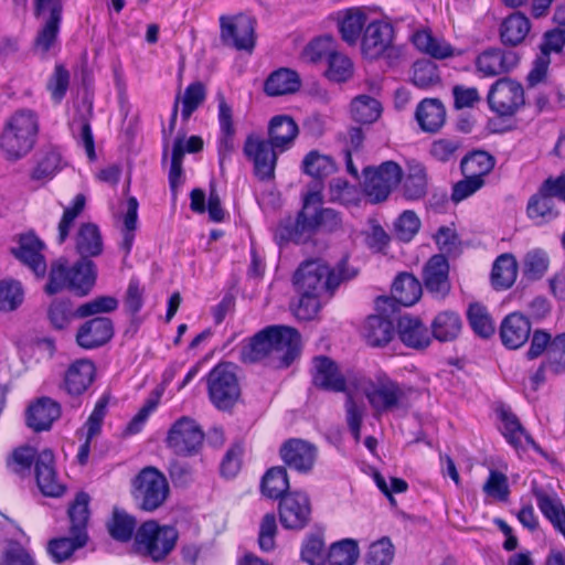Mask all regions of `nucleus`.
<instances>
[{
    "instance_id": "c03bdc74",
    "label": "nucleus",
    "mask_w": 565,
    "mask_h": 565,
    "mask_svg": "<svg viewBox=\"0 0 565 565\" xmlns=\"http://www.w3.org/2000/svg\"><path fill=\"white\" fill-rule=\"evenodd\" d=\"M288 488V476L284 467H274L263 477L262 492L270 499H281Z\"/></svg>"
},
{
    "instance_id": "774afa93",
    "label": "nucleus",
    "mask_w": 565,
    "mask_h": 565,
    "mask_svg": "<svg viewBox=\"0 0 565 565\" xmlns=\"http://www.w3.org/2000/svg\"><path fill=\"white\" fill-rule=\"evenodd\" d=\"M547 365L552 373L565 371V333L556 335L548 345Z\"/></svg>"
},
{
    "instance_id": "4c0bfd02",
    "label": "nucleus",
    "mask_w": 565,
    "mask_h": 565,
    "mask_svg": "<svg viewBox=\"0 0 565 565\" xmlns=\"http://www.w3.org/2000/svg\"><path fill=\"white\" fill-rule=\"evenodd\" d=\"M89 495L78 492L68 508L70 533L88 536L87 524L89 520Z\"/></svg>"
},
{
    "instance_id": "8fccbe9b",
    "label": "nucleus",
    "mask_w": 565,
    "mask_h": 565,
    "mask_svg": "<svg viewBox=\"0 0 565 565\" xmlns=\"http://www.w3.org/2000/svg\"><path fill=\"white\" fill-rule=\"evenodd\" d=\"M526 212L530 218L537 220L539 222H548L558 216V211L555 209L553 200L547 195H543L540 190L530 199Z\"/></svg>"
},
{
    "instance_id": "ddd939ff",
    "label": "nucleus",
    "mask_w": 565,
    "mask_h": 565,
    "mask_svg": "<svg viewBox=\"0 0 565 565\" xmlns=\"http://www.w3.org/2000/svg\"><path fill=\"white\" fill-rule=\"evenodd\" d=\"M488 103L498 115L512 116L524 104L523 87L513 79L500 78L491 86Z\"/></svg>"
},
{
    "instance_id": "6e6d98bb",
    "label": "nucleus",
    "mask_w": 565,
    "mask_h": 565,
    "mask_svg": "<svg viewBox=\"0 0 565 565\" xmlns=\"http://www.w3.org/2000/svg\"><path fill=\"white\" fill-rule=\"evenodd\" d=\"M206 97L205 86L201 82L191 83L180 96L182 103L181 116L186 121L203 104Z\"/></svg>"
},
{
    "instance_id": "cd10ccee",
    "label": "nucleus",
    "mask_w": 565,
    "mask_h": 565,
    "mask_svg": "<svg viewBox=\"0 0 565 565\" xmlns=\"http://www.w3.org/2000/svg\"><path fill=\"white\" fill-rule=\"evenodd\" d=\"M313 367L316 386L333 392H345V379L332 360L327 356H317L313 360Z\"/></svg>"
},
{
    "instance_id": "79ce46f5",
    "label": "nucleus",
    "mask_w": 565,
    "mask_h": 565,
    "mask_svg": "<svg viewBox=\"0 0 565 565\" xmlns=\"http://www.w3.org/2000/svg\"><path fill=\"white\" fill-rule=\"evenodd\" d=\"M382 114V106L379 100L367 95H360L351 103L352 118L361 124H372Z\"/></svg>"
},
{
    "instance_id": "72a5a7b5",
    "label": "nucleus",
    "mask_w": 565,
    "mask_h": 565,
    "mask_svg": "<svg viewBox=\"0 0 565 565\" xmlns=\"http://www.w3.org/2000/svg\"><path fill=\"white\" fill-rule=\"evenodd\" d=\"M301 85L297 72L290 68H279L273 72L265 82V92L269 96L292 94Z\"/></svg>"
},
{
    "instance_id": "7c9ffc66",
    "label": "nucleus",
    "mask_w": 565,
    "mask_h": 565,
    "mask_svg": "<svg viewBox=\"0 0 565 565\" xmlns=\"http://www.w3.org/2000/svg\"><path fill=\"white\" fill-rule=\"evenodd\" d=\"M397 333L401 341L409 348H425L430 341L427 328L423 322L418 318L408 315L398 319Z\"/></svg>"
},
{
    "instance_id": "393cba45",
    "label": "nucleus",
    "mask_w": 565,
    "mask_h": 565,
    "mask_svg": "<svg viewBox=\"0 0 565 565\" xmlns=\"http://www.w3.org/2000/svg\"><path fill=\"white\" fill-rule=\"evenodd\" d=\"M298 132V126L291 117L275 116L269 121L267 141L274 149L284 152L292 147Z\"/></svg>"
},
{
    "instance_id": "39448f33",
    "label": "nucleus",
    "mask_w": 565,
    "mask_h": 565,
    "mask_svg": "<svg viewBox=\"0 0 565 565\" xmlns=\"http://www.w3.org/2000/svg\"><path fill=\"white\" fill-rule=\"evenodd\" d=\"M39 130L35 114L19 110L7 121L0 137V147L10 160L24 157L34 146Z\"/></svg>"
},
{
    "instance_id": "f704fd0d",
    "label": "nucleus",
    "mask_w": 565,
    "mask_h": 565,
    "mask_svg": "<svg viewBox=\"0 0 565 565\" xmlns=\"http://www.w3.org/2000/svg\"><path fill=\"white\" fill-rule=\"evenodd\" d=\"M530 29L529 19L520 12H514L507 17L500 25L501 41L505 45L515 46L524 41Z\"/></svg>"
},
{
    "instance_id": "aec40b11",
    "label": "nucleus",
    "mask_w": 565,
    "mask_h": 565,
    "mask_svg": "<svg viewBox=\"0 0 565 565\" xmlns=\"http://www.w3.org/2000/svg\"><path fill=\"white\" fill-rule=\"evenodd\" d=\"M35 479L39 489L46 497H58L64 492V486L56 476L52 450L44 449L38 454L35 460Z\"/></svg>"
},
{
    "instance_id": "4468645a",
    "label": "nucleus",
    "mask_w": 565,
    "mask_h": 565,
    "mask_svg": "<svg viewBox=\"0 0 565 565\" xmlns=\"http://www.w3.org/2000/svg\"><path fill=\"white\" fill-rule=\"evenodd\" d=\"M279 519L285 529L302 530L311 519V504L307 493L290 491L279 501Z\"/></svg>"
},
{
    "instance_id": "5fc2aeb1",
    "label": "nucleus",
    "mask_w": 565,
    "mask_h": 565,
    "mask_svg": "<svg viewBox=\"0 0 565 565\" xmlns=\"http://www.w3.org/2000/svg\"><path fill=\"white\" fill-rule=\"evenodd\" d=\"M550 258L543 249H533L525 254L523 274L530 280L541 279L548 269Z\"/></svg>"
},
{
    "instance_id": "f03ea898",
    "label": "nucleus",
    "mask_w": 565,
    "mask_h": 565,
    "mask_svg": "<svg viewBox=\"0 0 565 565\" xmlns=\"http://www.w3.org/2000/svg\"><path fill=\"white\" fill-rule=\"evenodd\" d=\"M320 195L312 192L306 195L302 210L295 220L287 218L280 223L276 236L281 242L306 243L317 231L332 233L341 228L340 214L332 209L318 207Z\"/></svg>"
},
{
    "instance_id": "6e6552de",
    "label": "nucleus",
    "mask_w": 565,
    "mask_h": 565,
    "mask_svg": "<svg viewBox=\"0 0 565 565\" xmlns=\"http://www.w3.org/2000/svg\"><path fill=\"white\" fill-rule=\"evenodd\" d=\"M135 540L139 552L159 562L174 548L178 532L173 526H161L156 521H148L137 530Z\"/></svg>"
},
{
    "instance_id": "5701e85b",
    "label": "nucleus",
    "mask_w": 565,
    "mask_h": 565,
    "mask_svg": "<svg viewBox=\"0 0 565 565\" xmlns=\"http://www.w3.org/2000/svg\"><path fill=\"white\" fill-rule=\"evenodd\" d=\"M44 244L32 233L20 236L19 246L13 249L15 257L26 265L38 277H43L46 263L42 250Z\"/></svg>"
},
{
    "instance_id": "ea45409f",
    "label": "nucleus",
    "mask_w": 565,
    "mask_h": 565,
    "mask_svg": "<svg viewBox=\"0 0 565 565\" xmlns=\"http://www.w3.org/2000/svg\"><path fill=\"white\" fill-rule=\"evenodd\" d=\"M403 193L407 200H419L427 193L426 169L420 163L408 167L407 175L403 183Z\"/></svg>"
},
{
    "instance_id": "e433bc0d",
    "label": "nucleus",
    "mask_w": 565,
    "mask_h": 565,
    "mask_svg": "<svg viewBox=\"0 0 565 565\" xmlns=\"http://www.w3.org/2000/svg\"><path fill=\"white\" fill-rule=\"evenodd\" d=\"M364 335L367 343L372 347H382L387 344L394 335V326L392 321L381 316H371L364 324Z\"/></svg>"
},
{
    "instance_id": "338daca9",
    "label": "nucleus",
    "mask_w": 565,
    "mask_h": 565,
    "mask_svg": "<svg viewBox=\"0 0 565 565\" xmlns=\"http://www.w3.org/2000/svg\"><path fill=\"white\" fill-rule=\"evenodd\" d=\"M0 565H35L31 554L19 542L9 541L3 547Z\"/></svg>"
},
{
    "instance_id": "c9c22d12",
    "label": "nucleus",
    "mask_w": 565,
    "mask_h": 565,
    "mask_svg": "<svg viewBox=\"0 0 565 565\" xmlns=\"http://www.w3.org/2000/svg\"><path fill=\"white\" fill-rule=\"evenodd\" d=\"M518 276V263L512 254H502L493 263L491 282L494 289H509Z\"/></svg>"
},
{
    "instance_id": "c756f323",
    "label": "nucleus",
    "mask_w": 565,
    "mask_h": 565,
    "mask_svg": "<svg viewBox=\"0 0 565 565\" xmlns=\"http://www.w3.org/2000/svg\"><path fill=\"white\" fill-rule=\"evenodd\" d=\"M415 118L423 131L436 132L445 124L446 108L437 98H425L417 105Z\"/></svg>"
},
{
    "instance_id": "9b49d317",
    "label": "nucleus",
    "mask_w": 565,
    "mask_h": 565,
    "mask_svg": "<svg viewBox=\"0 0 565 565\" xmlns=\"http://www.w3.org/2000/svg\"><path fill=\"white\" fill-rule=\"evenodd\" d=\"M220 38L224 45L250 52L255 46V20L245 14L221 15Z\"/></svg>"
},
{
    "instance_id": "412c9836",
    "label": "nucleus",
    "mask_w": 565,
    "mask_h": 565,
    "mask_svg": "<svg viewBox=\"0 0 565 565\" xmlns=\"http://www.w3.org/2000/svg\"><path fill=\"white\" fill-rule=\"evenodd\" d=\"M449 264L444 255H434L424 267V284L436 298H444L450 291Z\"/></svg>"
},
{
    "instance_id": "a211bd4d",
    "label": "nucleus",
    "mask_w": 565,
    "mask_h": 565,
    "mask_svg": "<svg viewBox=\"0 0 565 565\" xmlns=\"http://www.w3.org/2000/svg\"><path fill=\"white\" fill-rule=\"evenodd\" d=\"M392 41V25L380 20L372 21L361 36V52L366 58H377L391 46Z\"/></svg>"
},
{
    "instance_id": "f3484780",
    "label": "nucleus",
    "mask_w": 565,
    "mask_h": 565,
    "mask_svg": "<svg viewBox=\"0 0 565 565\" xmlns=\"http://www.w3.org/2000/svg\"><path fill=\"white\" fill-rule=\"evenodd\" d=\"M519 64L514 51L491 47L481 52L476 58V68L483 77H494L510 73Z\"/></svg>"
},
{
    "instance_id": "c85d7f7f",
    "label": "nucleus",
    "mask_w": 565,
    "mask_h": 565,
    "mask_svg": "<svg viewBox=\"0 0 565 565\" xmlns=\"http://www.w3.org/2000/svg\"><path fill=\"white\" fill-rule=\"evenodd\" d=\"M422 291V285L414 275L402 273L393 282L392 298L379 299L377 305L380 306V302L388 303L394 300L405 307L413 306L419 300Z\"/></svg>"
},
{
    "instance_id": "49530a36",
    "label": "nucleus",
    "mask_w": 565,
    "mask_h": 565,
    "mask_svg": "<svg viewBox=\"0 0 565 565\" xmlns=\"http://www.w3.org/2000/svg\"><path fill=\"white\" fill-rule=\"evenodd\" d=\"M461 170L465 175L483 179L494 167V159L486 151H475L461 160Z\"/></svg>"
},
{
    "instance_id": "bb28decb",
    "label": "nucleus",
    "mask_w": 565,
    "mask_h": 565,
    "mask_svg": "<svg viewBox=\"0 0 565 565\" xmlns=\"http://www.w3.org/2000/svg\"><path fill=\"white\" fill-rule=\"evenodd\" d=\"M60 416V405L49 397H41L28 408L26 425L34 431L49 430Z\"/></svg>"
},
{
    "instance_id": "13d9d810",
    "label": "nucleus",
    "mask_w": 565,
    "mask_h": 565,
    "mask_svg": "<svg viewBox=\"0 0 565 565\" xmlns=\"http://www.w3.org/2000/svg\"><path fill=\"white\" fill-rule=\"evenodd\" d=\"M136 529V520L125 511L115 510L108 531L117 541L127 542L131 539Z\"/></svg>"
},
{
    "instance_id": "603ef678",
    "label": "nucleus",
    "mask_w": 565,
    "mask_h": 565,
    "mask_svg": "<svg viewBox=\"0 0 565 565\" xmlns=\"http://www.w3.org/2000/svg\"><path fill=\"white\" fill-rule=\"evenodd\" d=\"M303 172L316 179H323L335 171V163L331 157L310 151L302 162Z\"/></svg>"
},
{
    "instance_id": "de8ad7c7",
    "label": "nucleus",
    "mask_w": 565,
    "mask_h": 565,
    "mask_svg": "<svg viewBox=\"0 0 565 565\" xmlns=\"http://www.w3.org/2000/svg\"><path fill=\"white\" fill-rule=\"evenodd\" d=\"M414 45L422 52L435 57L445 58L451 55V46L438 40L428 31H418L413 35Z\"/></svg>"
},
{
    "instance_id": "7ed1b4c3",
    "label": "nucleus",
    "mask_w": 565,
    "mask_h": 565,
    "mask_svg": "<svg viewBox=\"0 0 565 565\" xmlns=\"http://www.w3.org/2000/svg\"><path fill=\"white\" fill-rule=\"evenodd\" d=\"M356 276V270L349 267L347 260L331 269L321 260L305 262L294 275V285L298 292L307 295L331 296L343 281Z\"/></svg>"
},
{
    "instance_id": "0eeeda50",
    "label": "nucleus",
    "mask_w": 565,
    "mask_h": 565,
    "mask_svg": "<svg viewBox=\"0 0 565 565\" xmlns=\"http://www.w3.org/2000/svg\"><path fill=\"white\" fill-rule=\"evenodd\" d=\"M232 363H220L207 375L211 403L220 411H230L241 396V387Z\"/></svg>"
},
{
    "instance_id": "37998d69",
    "label": "nucleus",
    "mask_w": 565,
    "mask_h": 565,
    "mask_svg": "<svg viewBox=\"0 0 565 565\" xmlns=\"http://www.w3.org/2000/svg\"><path fill=\"white\" fill-rule=\"evenodd\" d=\"M70 534V537L54 539L49 542L47 552L56 563L67 559L76 550L85 546L88 541V536Z\"/></svg>"
},
{
    "instance_id": "bf43d9fd",
    "label": "nucleus",
    "mask_w": 565,
    "mask_h": 565,
    "mask_svg": "<svg viewBox=\"0 0 565 565\" xmlns=\"http://www.w3.org/2000/svg\"><path fill=\"white\" fill-rule=\"evenodd\" d=\"M482 491L493 500L505 502L510 495L508 477L499 470L491 469Z\"/></svg>"
},
{
    "instance_id": "69168bd1",
    "label": "nucleus",
    "mask_w": 565,
    "mask_h": 565,
    "mask_svg": "<svg viewBox=\"0 0 565 565\" xmlns=\"http://www.w3.org/2000/svg\"><path fill=\"white\" fill-rule=\"evenodd\" d=\"M394 558V546L388 537H382L370 545L366 562L369 565H390Z\"/></svg>"
},
{
    "instance_id": "2eb2a0df",
    "label": "nucleus",
    "mask_w": 565,
    "mask_h": 565,
    "mask_svg": "<svg viewBox=\"0 0 565 565\" xmlns=\"http://www.w3.org/2000/svg\"><path fill=\"white\" fill-rule=\"evenodd\" d=\"M245 156L253 161L256 177L262 181L271 180L275 175L278 149L257 136L250 135L244 143Z\"/></svg>"
},
{
    "instance_id": "4be33fe9",
    "label": "nucleus",
    "mask_w": 565,
    "mask_h": 565,
    "mask_svg": "<svg viewBox=\"0 0 565 565\" xmlns=\"http://www.w3.org/2000/svg\"><path fill=\"white\" fill-rule=\"evenodd\" d=\"M96 367L93 361L79 359L74 361L64 374L63 386L72 396L82 395L94 382Z\"/></svg>"
},
{
    "instance_id": "f257e3e1",
    "label": "nucleus",
    "mask_w": 565,
    "mask_h": 565,
    "mask_svg": "<svg viewBox=\"0 0 565 565\" xmlns=\"http://www.w3.org/2000/svg\"><path fill=\"white\" fill-rule=\"evenodd\" d=\"M300 353V334L291 327L270 326L256 333L239 351L244 363H255L273 356L280 366H289Z\"/></svg>"
},
{
    "instance_id": "09e8293b",
    "label": "nucleus",
    "mask_w": 565,
    "mask_h": 565,
    "mask_svg": "<svg viewBox=\"0 0 565 565\" xmlns=\"http://www.w3.org/2000/svg\"><path fill=\"white\" fill-rule=\"evenodd\" d=\"M138 206L139 204L135 196L128 198L124 214L122 241L120 243V248L125 252V256L130 253L134 245L135 231L138 223Z\"/></svg>"
},
{
    "instance_id": "1a4fd4ad",
    "label": "nucleus",
    "mask_w": 565,
    "mask_h": 565,
    "mask_svg": "<svg viewBox=\"0 0 565 565\" xmlns=\"http://www.w3.org/2000/svg\"><path fill=\"white\" fill-rule=\"evenodd\" d=\"M134 498L138 507L148 512L160 508L168 498L169 484L157 468H143L134 480Z\"/></svg>"
},
{
    "instance_id": "0e129e2a",
    "label": "nucleus",
    "mask_w": 565,
    "mask_h": 565,
    "mask_svg": "<svg viewBox=\"0 0 565 565\" xmlns=\"http://www.w3.org/2000/svg\"><path fill=\"white\" fill-rule=\"evenodd\" d=\"M420 220L414 211H404L395 221L396 237L402 242H411L420 228Z\"/></svg>"
},
{
    "instance_id": "473e14b6",
    "label": "nucleus",
    "mask_w": 565,
    "mask_h": 565,
    "mask_svg": "<svg viewBox=\"0 0 565 565\" xmlns=\"http://www.w3.org/2000/svg\"><path fill=\"white\" fill-rule=\"evenodd\" d=\"M366 15L356 8L339 13L338 26L342 40L349 45H355L362 36Z\"/></svg>"
},
{
    "instance_id": "3c124183",
    "label": "nucleus",
    "mask_w": 565,
    "mask_h": 565,
    "mask_svg": "<svg viewBox=\"0 0 565 565\" xmlns=\"http://www.w3.org/2000/svg\"><path fill=\"white\" fill-rule=\"evenodd\" d=\"M462 150L461 139L458 137H444L431 142L429 153L439 162L456 161Z\"/></svg>"
},
{
    "instance_id": "e2e57ef3",
    "label": "nucleus",
    "mask_w": 565,
    "mask_h": 565,
    "mask_svg": "<svg viewBox=\"0 0 565 565\" xmlns=\"http://www.w3.org/2000/svg\"><path fill=\"white\" fill-rule=\"evenodd\" d=\"M327 76L334 82H345L353 74V63L343 53L334 52L328 60Z\"/></svg>"
},
{
    "instance_id": "4d7b16f0",
    "label": "nucleus",
    "mask_w": 565,
    "mask_h": 565,
    "mask_svg": "<svg viewBox=\"0 0 565 565\" xmlns=\"http://www.w3.org/2000/svg\"><path fill=\"white\" fill-rule=\"evenodd\" d=\"M183 142L184 137L178 136L172 147L169 184L174 196L177 195L178 188L183 183L182 163L185 154Z\"/></svg>"
},
{
    "instance_id": "a19ab883",
    "label": "nucleus",
    "mask_w": 565,
    "mask_h": 565,
    "mask_svg": "<svg viewBox=\"0 0 565 565\" xmlns=\"http://www.w3.org/2000/svg\"><path fill=\"white\" fill-rule=\"evenodd\" d=\"M467 318L477 335L487 339L494 333L495 324L486 306L479 302L470 303Z\"/></svg>"
},
{
    "instance_id": "423d86ee",
    "label": "nucleus",
    "mask_w": 565,
    "mask_h": 565,
    "mask_svg": "<svg viewBox=\"0 0 565 565\" xmlns=\"http://www.w3.org/2000/svg\"><path fill=\"white\" fill-rule=\"evenodd\" d=\"M95 280L96 268L93 260L81 258L73 267L67 268L66 263L60 259L52 264L45 291L49 295H54L68 288L84 296L90 290Z\"/></svg>"
},
{
    "instance_id": "20e7f679",
    "label": "nucleus",
    "mask_w": 565,
    "mask_h": 565,
    "mask_svg": "<svg viewBox=\"0 0 565 565\" xmlns=\"http://www.w3.org/2000/svg\"><path fill=\"white\" fill-rule=\"evenodd\" d=\"M360 387L377 416L407 411L415 393L413 387L398 383L386 374H379L373 380L364 381Z\"/></svg>"
},
{
    "instance_id": "b1692460",
    "label": "nucleus",
    "mask_w": 565,
    "mask_h": 565,
    "mask_svg": "<svg viewBox=\"0 0 565 565\" xmlns=\"http://www.w3.org/2000/svg\"><path fill=\"white\" fill-rule=\"evenodd\" d=\"M531 334V323L526 317L519 312L507 316L500 326V338L509 349H519Z\"/></svg>"
},
{
    "instance_id": "2f4dec72",
    "label": "nucleus",
    "mask_w": 565,
    "mask_h": 565,
    "mask_svg": "<svg viewBox=\"0 0 565 565\" xmlns=\"http://www.w3.org/2000/svg\"><path fill=\"white\" fill-rule=\"evenodd\" d=\"M75 248L85 259L100 255L103 239L98 226L93 223H83L76 233Z\"/></svg>"
},
{
    "instance_id": "58836bf2",
    "label": "nucleus",
    "mask_w": 565,
    "mask_h": 565,
    "mask_svg": "<svg viewBox=\"0 0 565 565\" xmlns=\"http://www.w3.org/2000/svg\"><path fill=\"white\" fill-rule=\"evenodd\" d=\"M434 337L443 342L452 341L461 330V319L455 311H444L435 317L431 323Z\"/></svg>"
},
{
    "instance_id": "680f3d73",
    "label": "nucleus",
    "mask_w": 565,
    "mask_h": 565,
    "mask_svg": "<svg viewBox=\"0 0 565 565\" xmlns=\"http://www.w3.org/2000/svg\"><path fill=\"white\" fill-rule=\"evenodd\" d=\"M24 292L17 280H3L0 282V310L12 311L23 301Z\"/></svg>"
},
{
    "instance_id": "a18cd8bd",
    "label": "nucleus",
    "mask_w": 565,
    "mask_h": 565,
    "mask_svg": "<svg viewBox=\"0 0 565 565\" xmlns=\"http://www.w3.org/2000/svg\"><path fill=\"white\" fill-rule=\"evenodd\" d=\"M359 554L358 542L353 539H344L331 545L327 563L328 565H353Z\"/></svg>"
},
{
    "instance_id": "a878e982",
    "label": "nucleus",
    "mask_w": 565,
    "mask_h": 565,
    "mask_svg": "<svg viewBox=\"0 0 565 565\" xmlns=\"http://www.w3.org/2000/svg\"><path fill=\"white\" fill-rule=\"evenodd\" d=\"M533 495L541 513L565 539V508L556 493H547L540 487H533Z\"/></svg>"
},
{
    "instance_id": "dca6fc26",
    "label": "nucleus",
    "mask_w": 565,
    "mask_h": 565,
    "mask_svg": "<svg viewBox=\"0 0 565 565\" xmlns=\"http://www.w3.org/2000/svg\"><path fill=\"white\" fill-rule=\"evenodd\" d=\"M279 454L287 467L300 473H308L315 466L318 449L307 440L291 438L281 445Z\"/></svg>"
},
{
    "instance_id": "f8f14e48",
    "label": "nucleus",
    "mask_w": 565,
    "mask_h": 565,
    "mask_svg": "<svg viewBox=\"0 0 565 565\" xmlns=\"http://www.w3.org/2000/svg\"><path fill=\"white\" fill-rule=\"evenodd\" d=\"M204 434L201 427L190 417H181L169 430L168 447L181 456L195 455L203 443Z\"/></svg>"
},
{
    "instance_id": "9d476101",
    "label": "nucleus",
    "mask_w": 565,
    "mask_h": 565,
    "mask_svg": "<svg viewBox=\"0 0 565 565\" xmlns=\"http://www.w3.org/2000/svg\"><path fill=\"white\" fill-rule=\"evenodd\" d=\"M363 174V191L372 203L386 200L402 180V169L393 161H386L377 168L367 167Z\"/></svg>"
},
{
    "instance_id": "864d4df0",
    "label": "nucleus",
    "mask_w": 565,
    "mask_h": 565,
    "mask_svg": "<svg viewBox=\"0 0 565 565\" xmlns=\"http://www.w3.org/2000/svg\"><path fill=\"white\" fill-rule=\"evenodd\" d=\"M502 434L510 445L518 448L523 445V439L533 444L532 438L527 435L520 424L516 416L510 412H501Z\"/></svg>"
},
{
    "instance_id": "052dcab7",
    "label": "nucleus",
    "mask_w": 565,
    "mask_h": 565,
    "mask_svg": "<svg viewBox=\"0 0 565 565\" xmlns=\"http://www.w3.org/2000/svg\"><path fill=\"white\" fill-rule=\"evenodd\" d=\"M412 82L419 88H429L439 83V74L431 61H417L413 66Z\"/></svg>"
},
{
    "instance_id": "6ab92c4d",
    "label": "nucleus",
    "mask_w": 565,
    "mask_h": 565,
    "mask_svg": "<svg viewBox=\"0 0 565 565\" xmlns=\"http://www.w3.org/2000/svg\"><path fill=\"white\" fill-rule=\"evenodd\" d=\"M114 335V326L109 318L97 317L87 320L76 332V343L93 350L106 344Z\"/></svg>"
}]
</instances>
